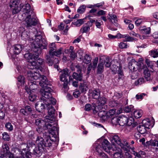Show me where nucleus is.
<instances>
[{
    "mask_svg": "<svg viewBox=\"0 0 158 158\" xmlns=\"http://www.w3.org/2000/svg\"><path fill=\"white\" fill-rule=\"evenodd\" d=\"M128 68L131 71H137L138 69V63L134 60H131L129 63Z\"/></svg>",
    "mask_w": 158,
    "mask_h": 158,
    "instance_id": "12",
    "label": "nucleus"
},
{
    "mask_svg": "<svg viewBox=\"0 0 158 158\" xmlns=\"http://www.w3.org/2000/svg\"><path fill=\"white\" fill-rule=\"evenodd\" d=\"M48 55L51 56H59L62 53V49L60 48L56 50L57 47L55 43H50L48 46Z\"/></svg>",
    "mask_w": 158,
    "mask_h": 158,
    "instance_id": "8",
    "label": "nucleus"
},
{
    "mask_svg": "<svg viewBox=\"0 0 158 158\" xmlns=\"http://www.w3.org/2000/svg\"><path fill=\"white\" fill-rule=\"evenodd\" d=\"M102 109L101 110H98V112L96 113H94V114H98V116L101 118H104L106 117L107 112L104 110Z\"/></svg>",
    "mask_w": 158,
    "mask_h": 158,
    "instance_id": "26",
    "label": "nucleus"
},
{
    "mask_svg": "<svg viewBox=\"0 0 158 158\" xmlns=\"http://www.w3.org/2000/svg\"><path fill=\"white\" fill-rule=\"evenodd\" d=\"M117 104L118 103L116 102V101H112L109 102V105L112 107L117 106Z\"/></svg>",
    "mask_w": 158,
    "mask_h": 158,
    "instance_id": "60",
    "label": "nucleus"
},
{
    "mask_svg": "<svg viewBox=\"0 0 158 158\" xmlns=\"http://www.w3.org/2000/svg\"><path fill=\"white\" fill-rule=\"evenodd\" d=\"M110 143L107 140L105 139L102 143L103 149L106 152L110 153Z\"/></svg>",
    "mask_w": 158,
    "mask_h": 158,
    "instance_id": "14",
    "label": "nucleus"
},
{
    "mask_svg": "<svg viewBox=\"0 0 158 158\" xmlns=\"http://www.w3.org/2000/svg\"><path fill=\"white\" fill-rule=\"evenodd\" d=\"M143 111L141 110H138L134 111L133 114L135 117L136 118L141 117L142 115Z\"/></svg>",
    "mask_w": 158,
    "mask_h": 158,
    "instance_id": "31",
    "label": "nucleus"
},
{
    "mask_svg": "<svg viewBox=\"0 0 158 158\" xmlns=\"http://www.w3.org/2000/svg\"><path fill=\"white\" fill-rule=\"evenodd\" d=\"M45 136H46L45 135ZM50 136L47 135L44 138L43 146L46 147H50L52 145V141L50 139Z\"/></svg>",
    "mask_w": 158,
    "mask_h": 158,
    "instance_id": "19",
    "label": "nucleus"
},
{
    "mask_svg": "<svg viewBox=\"0 0 158 158\" xmlns=\"http://www.w3.org/2000/svg\"><path fill=\"white\" fill-rule=\"evenodd\" d=\"M76 69L77 71L79 73V74L74 72L73 74L72 77H73V78L75 80L81 81L83 80V76L82 74L80 73L81 70V68L78 65H76Z\"/></svg>",
    "mask_w": 158,
    "mask_h": 158,
    "instance_id": "11",
    "label": "nucleus"
},
{
    "mask_svg": "<svg viewBox=\"0 0 158 158\" xmlns=\"http://www.w3.org/2000/svg\"><path fill=\"white\" fill-rule=\"evenodd\" d=\"M100 90L98 89H95L92 92V97L94 99H98L100 97L101 94Z\"/></svg>",
    "mask_w": 158,
    "mask_h": 158,
    "instance_id": "23",
    "label": "nucleus"
},
{
    "mask_svg": "<svg viewBox=\"0 0 158 158\" xmlns=\"http://www.w3.org/2000/svg\"><path fill=\"white\" fill-rule=\"evenodd\" d=\"M2 139L6 141H8L10 139V136L6 132H3L2 134Z\"/></svg>",
    "mask_w": 158,
    "mask_h": 158,
    "instance_id": "44",
    "label": "nucleus"
},
{
    "mask_svg": "<svg viewBox=\"0 0 158 158\" xmlns=\"http://www.w3.org/2000/svg\"><path fill=\"white\" fill-rule=\"evenodd\" d=\"M36 81H33L32 82H31V84L29 86L30 88L31 89V90H35V89H36L37 87V85L35 84Z\"/></svg>",
    "mask_w": 158,
    "mask_h": 158,
    "instance_id": "42",
    "label": "nucleus"
},
{
    "mask_svg": "<svg viewBox=\"0 0 158 158\" xmlns=\"http://www.w3.org/2000/svg\"><path fill=\"white\" fill-rule=\"evenodd\" d=\"M102 149H103L101 145L98 144L96 145V150L98 153V154L102 152Z\"/></svg>",
    "mask_w": 158,
    "mask_h": 158,
    "instance_id": "50",
    "label": "nucleus"
},
{
    "mask_svg": "<svg viewBox=\"0 0 158 158\" xmlns=\"http://www.w3.org/2000/svg\"><path fill=\"white\" fill-rule=\"evenodd\" d=\"M115 112V109H112L110 110L108 112H107L106 118H111L114 114Z\"/></svg>",
    "mask_w": 158,
    "mask_h": 158,
    "instance_id": "37",
    "label": "nucleus"
},
{
    "mask_svg": "<svg viewBox=\"0 0 158 158\" xmlns=\"http://www.w3.org/2000/svg\"><path fill=\"white\" fill-rule=\"evenodd\" d=\"M139 30L140 31H145L146 30H148V31H146V34H149L150 33V27H146L145 26H144L143 27H140L139 28Z\"/></svg>",
    "mask_w": 158,
    "mask_h": 158,
    "instance_id": "47",
    "label": "nucleus"
},
{
    "mask_svg": "<svg viewBox=\"0 0 158 158\" xmlns=\"http://www.w3.org/2000/svg\"><path fill=\"white\" fill-rule=\"evenodd\" d=\"M122 68L121 67H119L118 69V78H121L123 76V73L122 71Z\"/></svg>",
    "mask_w": 158,
    "mask_h": 158,
    "instance_id": "52",
    "label": "nucleus"
},
{
    "mask_svg": "<svg viewBox=\"0 0 158 158\" xmlns=\"http://www.w3.org/2000/svg\"><path fill=\"white\" fill-rule=\"evenodd\" d=\"M122 96V94L121 93L116 92L115 93L114 95V100L116 101L117 100H118L121 98Z\"/></svg>",
    "mask_w": 158,
    "mask_h": 158,
    "instance_id": "51",
    "label": "nucleus"
},
{
    "mask_svg": "<svg viewBox=\"0 0 158 158\" xmlns=\"http://www.w3.org/2000/svg\"><path fill=\"white\" fill-rule=\"evenodd\" d=\"M79 89L82 93L87 91L88 89V85L86 82L81 83L80 84Z\"/></svg>",
    "mask_w": 158,
    "mask_h": 158,
    "instance_id": "21",
    "label": "nucleus"
},
{
    "mask_svg": "<svg viewBox=\"0 0 158 158\" xmlns=\"http://www.w3.org/2000/svg\"><path fill=\"white\" fill-rule=\"evenodd\" d=\"M29 100L32 102H33L36 98V96L35 94L33 93L32 92L29 94L28 96Z\"/></svg>",
    "mask_w": 158,
    "mask_h": 158,
    "instance_id": "41",
    "label": "nucleus"
},
{
    "mask_svg": "<svg viewBox=\"0 0 158 158\" xmlns=\"http://www.w3.org/2000/svg\"><path fill=\"white\" fill-rule=\"evenodd\" d=\"M44 139L41 136H38L35 141L36 143L37 144V146H40L43 147Z\"/></svg>",
    "mask_w": 158,
    "mask_h": 158,
    "instance_id": "25",
    "label": "nucleus"
},
{
    "mask_svg": "<svg viewBox=\"0 0 158 158\" xmlns=\"http://www.w3.org/2000/svg\"><path fill=\"white\" fill-rule=\"evenodd\" d=\"M110 20L111 21L112 23H113L115 26L118 27V24L117 23V18L116 15H110Z\"/></svg>",
    "mask_w": 158,
    "mask_h": 158,
    "instance_id": "33",
    "label": "nucleus"
},
{
    "mask_svg": "<svg viewBox=\"0 0 158 158\" xmlns=\"http://www.w3.org/2000/svg\"><path fill=\"white\" fill-rule=\"evenodd\" d=\"M131 153L135 156V158H144V156L146 155V153L144 152L140 151L138 153L136 152L134 150V148H131Z\"/></svg>",
    "mask_w": 158,
    "mask_h": 158,
    "instance_id": "15",
    "label": "nucleus"
},
{
    "mask_svg": "<svg viewBox=\"0 0 158 158\" xmlns=\"http://www.w3.org/2000/svg\"><path fill=\"white\" fill-rule=\"evenodd\" d=\"M81 95V93L77 90H75L73 93V95L75 98L79 97Z\"/></svg>",
    "mask_w": 158,
    "mask_h": 158,
    "instance_id": "54",
    "label": "nucleus"
},
{
    "mask_svg": "<svg viewBox=\"0 0 158 158\" xmlns=\"http://www.w3.org/2000/svg\"><path fill=\"white\" fill-rule=\"evenodd\" d=\"M134 109V106L132 105H131L126 106L124 109V110L126 113H129L132 111Z\"/></svg>",
    "mask_w": 158,
    "mask_h": 158,
    "instance_id": "39",
    "label": "nucleus"
},
{
    "mask_svg": "<svg viewBox=\"0 0 158 158\" xmlns=\"http://www.w3.org/2000/svg\"><path fill=\"white\" fill-rule=\"evenodd\" d=\"M106 12L102 10H101L99 11L97 13V16H100L102 15H103L106 14Z\"/></svg>",
    "mask_w": 158,
    "mask_h": 158,
    "instance_id": "59",
    "label": "nucleus"
},
{
    "mask_svg": "<svg viewBox=\"0 0 158 158\" xmlns=\"http://www.w3.org/2000/svg\"><path fill=\"white\" fill-rule=\"evenodd\" d=\"M14 52L15 54H18L22 50V46L19 44L15 45L13 47Z\"/></svg>",
    "mask_w": 158,
    "mask_h": 158,
    "instance_id": "24",
    "label": "nucleus"
},
{
    "mask_svg": "<svg viewBox=\"0 0 158 158\" xmlns=\"http://www.w3.org/2000/svg\"><path fill=\"white\" fill-rule=\"evenodd\" d=\"M149 54L153 58L158 57V49H154L151 50Z\"/></svg>",
    "mask_w": 158,
    "mask_h": 158,
    "instance_id": "32",
    "label": "nucleus"
},
{
    "mask_svg": "<svg viewBox=\"0 0 158 158\" xmlns=\"http://www.w3.org/2000/svg\"><path fill=\"white\" fill-rule=\"evenodd\" d=\"M112 139L118 144V141H120V139L117 135H114L113 136Z\"/></svg>",
    "mask_w": 158,
    "mask_h": 158,
    "instance_id": "57",
    "label": "nucleus"
},
{
    "mask_svg": "<svg viewBox=\"0 0 158 158\" xmlns=\"http://www.w3.org/2000/svg\"><path fill=\"white\" fill-rule=\"evenodd\" d=\"M20 2V0H13L11 1L10 6L12 10V14H16L21 10L22 13L19 15V18L20 20H23V23L26 27L30 28L35 26L37 24V20L35 13L30 10V4L27 3L23 5L21 4L19 7Z\"/></svg>",
    "mask_w": 158,
    "mask_h": 158,
    "instance_id": "1",
    "label": "nucleus"
},
{
    "mask_svg": "<svg viewBox=\"0 0 158 158\" xmlns=\"http://www.w3.org/2000/svg\"><path fill=\"white\" fill-rule=\"evenodd\" d=\"M118 144L122 148H126V147H129L128 143L125 139H120V141H118Z\"/></svg>",
    "mask_w": 158,
    "mask_h": 158,
    "instance_id": "22",
    "label": "nucleus"
},
{
    "mask_svg": "<svg viewBox=\"0 0 158 158\" xmlns=\"http://www.w3.org/2000/svg\"><path fill=\"white\" fill-rule=\"evenodd\" d=\"M54 56H51L50 55L47 54L46 55V59L47 63L49 66H52L53 64L52 60V58H53Z\"/></svg>",
    "mask_w": 158,
    "mask_h": 158,
    "instance_id": "29",
    "label": "nucleus"
},
{
    "mask_svg": "<svg viewBox=\"0 0 158 158\" xmlns=\"http://www.w3.org/2000/svg\"><path fill=\"white\" fill-rule=\"evenodd\" d=\"M114 158H124L122 152L119 151L116 152L113 154Z\"/></svg>",
    "mask_w": 158,
    "mask_h": 158,
    "instance_id": "35",
    "label": "nucleus"
},
{
    "mask_svg": "<svg viewBox=\"0 0 158 158\" xmlns=\"http://www.w3.org/2000/svg\"><path fill=\"white\" fill-rule=\"evenodd\" d=\"M49 106H50V105ZM50 107L48 109V114L46 116L48 119L47 122L46 123L42 119L40 118L35 120V124L38 127H43L45 125L48 129L49 133L51 135L52 137L57 139L59 129L56 123L55 110L51 106V108Z\"/></svg>",
    "mask_w": 158,
    "mask_h": 158,
    "instance_id": "2",
    "label": "nucleus"
},
{
    "mask_svg": "<svg viewBox=\"0 0 158 158\" xmlns=\"http://www.w3.org/2000/svg\"><path fill=\"white\" fill-rule=\"evenodd\" d=\"M27 76L28 79L31 81L33 80H37L39 79L41 81L39 82V84L42 87V88H44L48 85V81L45 76L44 75L41 76L40 74L37 72L34 71H29L28 72Z\"/></svg>",
    "mask_w": 158,
    "mask_h": 158,
    "instance_id": "6",
    "label": "nucleus"
},
{
    "mask_svg": "<svg viewBox=\"0 0 158 158\" xmlns=\"http://www.w3.org/2000/svg\"><path fill=\"white\" fill-rule=\"evenodd\" d=\"M111 123L113 125H119L118 117H114L111 120Z\"/></svg>",
    "mask_w": 158,
    "mask_h": 158,
    "instance_id": "40",
    "label": "nucleus"
},
{
    "mask_svg": "<svg viewBox=\"0 0 158 158\" xmlns=\"http://www.w3.org/2000/svg\"><path fill=\"white\" fill-rule=\"evenodd\" d=\"M98 61V58L96 57L95 58L93 62V68L94 69L96 68Z\"/></svg>",
    "mask_w": 158,
    "mask_h": 158,
    "instance_id": "49",
    "label": "nucleus"
},
{
    "mask_svg": "<svg viewBox=\"0 0 158 158\" xmlns=\"http://www.w3.org/2000/svg\"><path fill=\"white\" fill-rule=\"evenodd\" d=\"M100 59L102 60L103 63V64H105L106 67L109 68L111 64L109 57L105 56H102L100 57Z\"/></svg>",
    "mask_w": 158,
    "mask_h": 158,
    "instance_id": "18",
    "label": "nucleus"
},
{
    "mask_svg": "<svg viewBox=\"0 0 158 158\" xmlns=\"http://www.w3.org/2000/svg\"><path fill=\"white\" fill-rule=\"evenodd\" d=\"M84 23L83 19H79L77 20L76 21L74 22V25L77 27H80Z\"/></svg>",
    "mask_w": 158,
    "mask_h": 158,
    "instance_id": "45",
    "label": "nucleus"
},
{
    "mask_svg": "<svg viewBox=\"0 0 158 158\" xmlns=\"http://www.w3.org/2000/svg\"><path fill=\"white\" fill-rule=\"evenodd\" d=\"M104 66L102 60L100 59L98 64L97 67V73L98 74H101L103 71Z\"/></svg>",
    "mask_w": 158,
    "mask_h": 158,
    "instance_id": "16",
    "label": "nucleus"
},
{
    "mask_svg": "<svg viewBox=\"0 0 158 158\" xmlns=\"http://www.w3.org/2000/svg\"><path fill=\"white\" fill-rule=\"evenodd\" d=\"M52 91V89L47 85L44 88H41L40 90V92L42 95L41 99L44 103L45 104L47 107L48 110L49 107L51 106L54 109V107L52 105H55L56 102V100L52 97L51 92ZM51 108V107H50Z\"/></svg>",
    "mask_w": 158,
    "mask_h": 158,
    "instance_id": "4",
    "label": "nucleus"
},
{
    "mask_svg": "<svg viewBox=\"0 0 158 158\" xmlns=\"http://www.w3.org/2000/svg\"><path fill=\"white\" fill-rule=\"evenodd\" d=\"M127 44L126 43L121 42L119 45V47L120 48L123 49L127 48Z\"/></svg>",
    "mask_w": 158,
    "mask_h": 158,
    "instance_id": "56",
    "label": "nucleus"
},
{
    "mask_svg": "<svg viewBox=\"0 0 158 158\" xmlns=\"http://www.w3.org/2000/svg\"><path fill=\"white\" fill-rule=\"evenodd\" d=\"M98 155L99 158H108V156L103 152L98 154Z\"/></svg>",
    "mask_w": 158,
    "mask_h": 158,
    "instance_id": "63",
    "label": "nucleus"
},
{
    "mask_svg": "<svg viewBox=\"0 0 158 158\" xmlns=\"http://www.w3.org/2000/svg\"><path fill=\"white\" fill-rule=\"evenodd\" d=\"M28 62L27 67L28 69H38L39 68L38 64L37 63H36L35 61H28Z\"/></svg>",
    "mask_w": 158,
    "mask_h": 158,
    "instance_id": "20",
    "label": "nucleus"
},
{
    "mask_svg": "<svg viewBox=\"0 0 158 158\" xmlns=\"http://www.w3.org/2000/svg\"><path fill=\"white\" fill-rule=\"evenodd\" d=\"M36 63L38 64V69L43 73L46 75L48 74V68L45 66V63L43 59L39 58L36 60Z\"/></svg>",
    "mask_w": 158,
    "mask_h": 158,
    "instance_id": "10",
    "label": "nucleus"
},
{
    "mask_svg": "<svg viewBox=\"0 0 158 158\" xmlns=\"http://www.w3.org/2000/svg\"><path fill=\"white\" fill-rule=\"evenodd\" d=\"M90 28L88 26L85 27L81 28L80 31L82 33H87L89 31Z\"/></svg>",
    "mask_w": 158,
    "mask_h": 158,
    "instance_id": "48",
    "label": "nucleus"
},
{
    "mask_svg": "<svg viewBox=\"0 0 158 158\" xmlns=\"http://www.w3.org/2000/svg\"><path fill=\"white\" fill-rule=\"evenodd\" d=\"M122 38L125 39L124 41H131L133 40H136L137 39L136 38L130 37L128 35H123Z\"/></svg>",
    "mask_w": 158,
    "mask_h": 158,
    "instance_id": "30",
    "label": "nucleus"
},
{
    "mask_svg": "<svg viewBox=\"0 0 158 158\" xmlns=\"http://www.w3.org/2000/svg\"><path fill=\"white\" fill-rule=\"evenodd\" d=\"M145 66H146V65ZM144 68L145 69L144 70L143 73L145 79L147 81L151 80L152 79V77L151 76V72L148 70L146 67L144 66Z\"/></svg>",
    "mask_w": 158,
    "mask_h": 158,
    "instance_id": "17",
    "label": "nucleus"
},
{
    "mask_svg": "<svg viewBox=\"0 0 158 158\" xmlns=\"http://www.w3.org/2000/svg\"><path fill=\"white\" fill-rule=\"evenodd\" d=\"M18 81L21 83V84H23L24 83V77L22 76H19L18 77Z\"/></svg>",
    "mask_w": 158,
    "mask_h": 158,
    "instance_id": "53",
    "label": "nucleus"
},
{
    "mask_svg": "<svg viewBox=\"0 0 158 158\" xmlns=\"http://www.w3.org/2000/svg\"><path fill=\"white\" fill-rule=\"evenodd\" d=\"M44 104L41 103L40 105H39L36 103L35 104V107L37 110L40 112L42 111L44 108Z\"/></svg>",
    "mask_w": 158,
    "mask_h": 158,
    "instance_id": "34",
    "label": "nucleus"
},
{
    "mask_svg": "<svg viewBox=\"0 0 158 158\" xmlns=\"http://www.w3.org/2000/svg\"><path fill=\"white\" fill-rule=\"evenodd\" d=\"M137 129L139 132L141 134H144L146 132V128L143 125H139Z\"/></svg>",
    "mask_w": 158,
    "mask_h": 158,
    "instance_id": "27",
    "label": "nucleus"
},
{
    "mask_svg": "<svg viewBox=\"0 0 158 158\" xmlns=\"http://www.w3.org/2000/svg\"><path fill=\"white\" fill-rule=\"evenodd\" d=\"M27 146L30 148L29 151L31 149L33 150V153H30L29 156V153H26L27 157L30 158L33 157L34 158H38L42 155L44 150V147L40 146H36L35 144L32 141H29L27 143Z\"/></svg>",
    "mask_w": 158,
    "mask_h": 158,
    "instance_id": "5",
    "label": "nucleus"
},
{
    "mask_svg": "<svg viewBox=\"0 0 158 158\" xmlns=\"http://www.w3.org/2000/svg\"><path fill=\"white\" fill-rule=\"evenodd\" d=\"M144 79L143 78H141L136 81L135 82V84L136 85H141L144 82Z\"/></svg>",
    "mask_w": 158,
    "mask_h": 158,
    "instance_id": "46",
    "label": "nucleus"
},
{
    "mask_svg": "<svg viewBox=\"0 0 158 158\" xmlns=\"http://www.w3.org/2000/svg\"><path fill=\"white\" fill-rule=\"evenodd\" d=\"M130 35L131 36H133L137 37H139L140 39H142V37H141V36L135 33L134 31H132L130 33Z\"/></svg>",
    "mask_w": 158,
    "mask_h": 158,
    "instance_id": "62",
    "label": "nucleus"
},
{
    "mask_svg": "<svg viewBox=\"0 0 158 158\" xmlns=\"http://www.w3.org/2000/svg\"><path fill=\"white\" fill-rule=\"evenodd\" d=\"M91 109V106L89 104H87L85 106V110L86 111H89Z\"/></svg>",
    "mask_w": 158,
    "mask_h": 158,
    "instance_id": "64",
    "label": "nucleus"
},
{
    "mask_svg": "<svg viewBox=\"0 0 158 158\" xmlns=\"http://www.w3.org/2000/svg\"><path fill=\"white\" fill-rule=\"evenodd\" d=\"M25 108L27 111V112L28 113V114H30L32 112V108L29 106H26L25 107Z\"/></svg>",
    "mask_w": 158,
    "mask_h": 158,
    "instance_id": "58",
    "label": "nucleus"
},
{
    "mask_svg": "<svg viewBox=\"0 0 158 158\" xmlns=\"http://www.w3.org/2000/svg\"><path fill=\"white\" fill-rule=\"evenodd\" d=\"M41 34L39 32H37V35H35V39L34 42V52L25 55V57H27L28 61H35L41 54V50L47 48V42L45 39H42Z\"/></svg>",
    "mask_w": 158,
    "mask_h": 158,
    "instance_id": "3",
    "label": "nucleus"
},
{
    "mask_svg": "<svg viewBox=\"0 0 158 158\" xmlns=\"http://www.w3.org/2000/svg\"><path fill=\"white\" fill-rule=\"evenodd\" d=\"M91 60V58L90 56L86 54L84 56L83 61L86 64L89 63Z\"/></svg>",
    "mask_w": 158,
    "mask_h": 158,
    "instance_id": "36",
    "label": "nucleus"
},
{
    "mask_svg": "<svg viewBox=\"0 0 158 158\" xmlns=\"http://www.w3.org/2000/svg\"><path fill=\"white\" fill-rule=\"evenodd\" d=\"M143 22V20L142 19H137L135 21V24L136 26H139L142 24Z\"/></svg>",
    "mask_w": 158,
    "mask_h": 158,
    "instance_id": "55",
    "label": "nucleus"
},
{
    "mask_svg": "<svg viewBox=\"0 0 158 158\" xmlns=\"http://www.w3.org/2000/svg\"><path fill=\"white\" fill-rule=\"evenodd\" d=\"M5 127L9 131H11L13 130V126L11 123L9 122L7 123L5 125Z\"/></svg>",
    "mask_w": 158,
    "mask_h": 158,
    "instance_id": "43",
    "label": "nucleus"
},
{
    "mask_svg": "<svg viewBox=\"0 0 158 158\" xmlns=\"http://www.w3.org/2000/svg\"><path fill=\"white\" fill-rule=\"evenodd\" d=\"M119 125L121 126H123L125 125L128 124V118L126 116L123 115H121L118 117Z\"/></svg>",
    "mask_w": 158,
    "mask_h": 158,
    "instance_id": "13",
    "label": "nucleus"
},
{
    "mask_svg": "<svg viewBox=\"0 0 158 158\" xmlns=\"http://www.w3.org/2000/svg\"><path fill=\"white\" fill-rule=\"evenodd\" d=\"M20 112L21 113L24 115H27L28 114V113L27 112L25 108L21 109Z\"/></svg>",
    "mask_w": 158,
    "mask_h": 158,
    "instance_id": "61",
    "label": "nucleus"
},
{
    "mask_svg": "<svg viewBox=\"0 0 158 158\" xmlns=\"http://www.w3.org/2000/svg\"><path fill=\"white\" fill-rule=\"evenodd\" d=\"M98 99L97 102V105L95 103L93 104L92 109L93 110V113H97L98 112V110H100L102 109L105 104L106 103L107 99L104 97H100Z\"/></svg>",
    "mask_w": 158,
    "mask_h": 158,
    "instance_id": "7",
    "label": "nucleus"
},
{
    "mask_svg": "<svg viewBox=\"0 0 158 158\" xmlns=\"http://www.w3.org/2000/svg\"><path fill=\"white\" fill-rule=\"evenodd\" d=\"M69 71L67 69H63L61 71V74L59 76L60 80L63 82L62 84L63 85V87L65 89L67 88L68 85V79L67 77L69 75Z\"/></svg>",
    "mask_w": 158,
    "mask_h": 158,
    "instance_id": "9",
    "label": "nucleus"
},
{
    "mask_svg": "<svg viewBox=\"0 0 158 158\" xmlns=\"http://www.w3.org/2000/svg\"><path fill=\"white\" fill-rule=\"evenodd\" d=\"M143 125L145 127L146 129H150L152 127L151 125V122L149 120H144L142 121Z\"/></svg>",
    "mask_w": 158,
    "mask_h": 158,
    "instance_id": "28",
    "label": "nucleus"
},
{
    "mask_svg": "<svg viewBox=\"0 0 158 158\" xmlns=\"http://www.w3.org/2000/svg\"><path fill=\"white\" fill-rule=\"evenodd\" d=\"M86 8L85 5H83L81 6L77 10V12L80 14H82L85 11Z\"/></svg>",
    "mask_w": 158,
    "mask_h": 158,
    "instance_id": "38",
    "label": "nucleus"
}]
</instances>
